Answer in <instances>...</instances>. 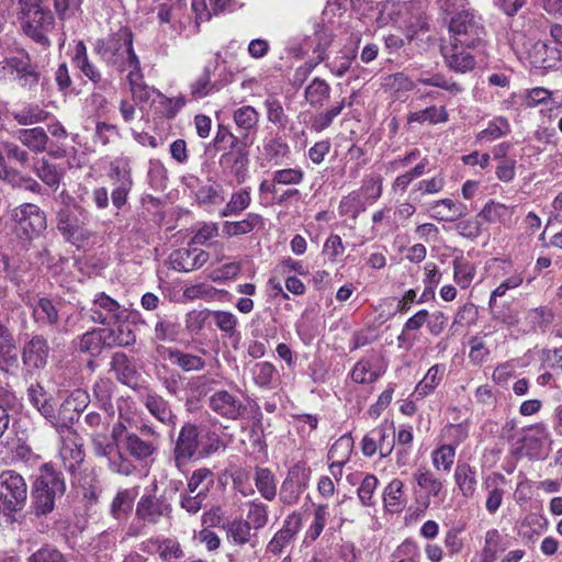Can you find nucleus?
<instances>
[{
	"label": "nucleus",
	"mask_w": 562,
	"mask_h": 562,
	"mask_svg": "<svg viewBox=\"0 0 562 562\" xmlns=\"http://www.w3.org/2000/svg\"><path fill=\"white\" fill-rule=\"evenodd\" d=\"M449 32L451 33V42L461 43L467 47H475L484 35L483 26L470 10H461L451 16Z\"/></svg>",
	"instance_id": "obj_4"
},
{
	"label": "nucleus",
	"mask_w": 562,
	"mask_h": 562,
	"mask_svg": "<svg viewBox=\"0 0 562 562\" xmlns=\"http://www.w3.org/2000/svg\"><path fill=\"white\" fill-rule=\"evenodd\" d=\"M247 524L255 529H261L268 524V506L259 501H250L247 504Z\"/></svg>",
	"instance_id": "obj_63"
},
{
	"label": "nucleus",
	"mask_w": 562,
	"mask_h": 562,
	"mask_svg": "<svg viewBox=\"0 0 562 562\" xmlns=\"http://www.w3.org/2000/svg\"><path fill=\"white\" fill-rule=\"evenodd\" d=\"M48 115V112L33 104H29L19 111L12 112L13 119L22 126L42 123L47 120Z\"/></svg>",
	"instance_id": "obj_59"
},
{
	"label": "nucleus",
	"mask_w": 562,
	"mask_h": 562,
	"mask_svg": "<svg viewBox=\"0 0 562 562\" xmlns=\"http://www.w3.org/2000/svg\"><path fill=\"white\" fill-rule=\"evenodd\" d=\"M34 173L48 187L57 188L63 178V173L55 164L46 158H37L33 165Z\"/></svg>",
	"instance_id": "obj_48"
},
{
	"label": "nucleus",
	"mask_w": 562,
	"mask_h": 562,
	"mask_svg": "<svg viewBox=\"0 0 562 562\" xmlns=\"http://www.w3.org/2000/svg\"><path fill=\"white\" fill-rule=\"evenodd\" d=\"M15 233L23 240L38 237L47 227L45 213L35 204L24 203L12 211Z\"/></svg>",
	"instance_id": "obj_3"
},
{
	"label": "nucleus",
	"mask_w": 562,
	"mask_h": 562,
	"mask_svg": "<svg viewBox=\"0 0 562 562\" xmlns=\"http://www.w3.org/2000/svg\"><path fill=\"white\" fill-rule=\"evenodd\" d=\"M54 26L55 18L48 9L34 12L22 21L23 32L34 42L45 47L50 45L47 34L54 30Z\"/></svg>",
	"instance_id": "obj_12"
},
{
	"label": "nucleus",
	"mask_w": 562,
	"mask_h": 562,
	"mask_svg": "<svg viewBox=\"0 0 562 562\" xmlns=\"http://www.w3.org/2000/svg\"><path fill=\"white\" fill-rule=\"evenodd\" d=\"M515 206H507L494 200H490L477 214L487 223H499L507 225L512 222Z\"/></svg>",
	"instance_id": "obj_36"
},
{
	"label": "nucleus",
	"mask_w": 562,
	"mask_h": 562,
	"mask_svg": "<svg viewBox=\"0 0 562 562\" xmlns=\"http://www.w3.org/2000/svg\"><path fill=\"white\" fill-rule=\"evenodd\" d=\"M470 48L461 43L453 42H450L449 46L443 47L442 55L449 69L460 74L474 69L475 58L469 52Z\"/></svg>",
	"instance_id": "obj_20"
},
{
	"label": "nucleus",
	"mask_w": 562,
	"mask_h": 562,
	"mask_svg": "<svg viewBox=\"0 0 562 562\" xmlns=\"http://www.w3.org/2000/svg\"><path fill=\"white\" fill-rule=\"evenodd\" d=\"M16 341L5 324H0V366L4 370L18 367Z\"/></svg>",
	"instance_id": "obj_29"
},
{
	"label": "nucleus",
	"mask_w": 562,
	"mask_h": 562,
	"mask_svg": "<svg viewBox=\"0 0 562 562\" xmlns=\"http://www.w3.org/2000/svg\"><path fill=\"white\" fill-rule=\"evenodd\" d=\"M214 485V473L207 468H200L192 472L188 477L187 492L195 493L196 495L207 496L210 490Z\"/></svg>",
	"instance_id": "obj_41"
},
{
	"label": "nucleus",
	"mask_w": 562,
	"mask_h": 562,
	"mask_svg": "<svg viewBox=\"0 0 562 562\" xmlns=\"http://www.w3.org/2000/svg\"><path fill=\"white\" fill-rule=\"evenodd\" d=\"M27 499V485L22 475L14 471L0 474V502L4 510H22Z\"/></svg>",
	"instance_id": "obj_5"
},
{
	"label": "nucleus",
	"mask_w": 562,
	"mask_h": 562,
	"mask_svg": "<svg viewBox=\"0 0 562 562\" xmlns=\"http://www.w3.org/2000/svg\"><path fill=\"white\" fill-rule=\"evenodd\" d=\"M111 371L114 372L115 378L122 384L130 387H136L138 384L139 374L135 366L131 362L124 352H114L111 362Z\"/></svg>",
	"instance_id": "obj_23"
},
{
	"label": "nucleus",
	"mask_w": 562,
	"mask_h": 562,
	"mask_svg": "<svg viewBox=\"0 0 562 562\" xmlns=\"http://www.w3.org/2000/svg\"><path fill=\"white\" fill-rule=\"evenodd\" d=\"M89 316L95 324L111 325L127 321L130 312L106 293L99 292L94 295L92 305L89 308Z\"/></svg>",
	"instance_id": "obj_7"
},
{
	"label": "nucleus",
	"mask_w": 562,
	"mask_h": 562,
	"mask_svg": "<svg viewBox=\"0 0 562 562\" xmlns=\"http://www.w3.org/2000/svg\"><path fill=\"white\" fill-rule=\"evenodd\" d=\"M138 492V486L119 490L110 504L111 517L116 521H126L132 514Z\"/></svg>",
	"instance_id": "obj_21"
},
{
	"label": "nucleus",
	"mask_w": 562,
	"mask_h": 562,
	"mask_svg": "<svg viewBox=\"0 0 562 562\" xmlns=\"http://www.w3.org/2000/svg\"><path fill=\"white\" fill-rule=\"evenodd\" d=\"M140 550L148 554H158L162 562H172L184 558V551L175 538H150L142 543Z\"/></svg>",
	"instance_id": "obj_17"
},
{
	"label": "nucleus",
	"mask_w": 562,
	"mask_h": 562,
	"mask_svg": "<svg viewBox=\"0 0 562 562\" xmlns=\"http://www.w3.org/2000/svg\"><path fill=\"white\" fill-rule=\"evenodd\" d=\"M34 487L40 488V491L46 488L53 494H65L66 483L60 472L45 463L40 468V475L34 483Z\"/></svg>",
	"instance_id": "obj_31"
},
{
	"label": "nucleus",
	"mask_w": 562,
	"mask_h": 562,
	"mask_svg": "<svg viewBox=\"0 0 562 562\" xmlns=\"http://www.w3.org/2000/svg\"><path fill=\"white\" fill-rule=\"evenodd\" d=\"M63 438H60L59 459L64 469L72 476L81 475L80 468L85 461V450L82 438L74 429H68L65 424L61 425Z\"/></svg>",
	"instance_id": "obj_6"
},
{
	"label": "nucleus",
	"mask_w": 562,
	"mask_h": 562,
	"mask_svg": "<svg viewBox=\"0 0 562 562\" xmlns=\"http://www.w3.org/2000/svg\"><path fill=\"white\" fill-rule=\"evenodd\" d=\"M395 442V429L393 424L386 422L371 429L361 441V451L366 457H372L376 452L381 458L389 457Z\"/></svg>",
	"instance_id": "obj_10"
},
{
	"label": "nucleus",
	"mask_w": 562,
	"mask_h": 562,
	"mask_svg": "<svg viewBox=\"0 0 562 562\" xmlns=\"http://www.w3.org/2000/svg\"><path fill=\"white\" fill-rule=\"evenodd\" d=\"M134 34L127 26H121L94 44V52L106 67L119 74L140 68V60L134 49Z\"/></svg>",
	"instance_id": "obj_1"
},
{
	"label": "nucleus",
	"mask_w": 562,
	"mask_h": 562,
	"mask_svg": "<svg viewBox=\"0 0 562 562\" xmlns=\"http://www.w3.org/2000/svg\"><path fill=\"white\" fill-rule=\"evenodd\" d=\"M126 80L133 98L139 102H148L153 94L161 95L157 89L148 87L145 83L142 67L135 71L127 72Z\"/></svg>",
	"instance_id": "obj_39"
},
{
	"label": "nucleus",
	"mask_w": 562,
	"mask_h": 562,
	"mask_svg": "<svg viewBox=\"0 0 562 562\" xmlns=\"http://www.w3.org/2000/svg\"><path fill=\"white\" fill-rule=\"evenodd\" d=\"M124 446L127 452L139 461L151 457L157 450V445L154 441L144 440L133 432L126 435Z\"/></svg>",
	"instance_id": "obj_43"
},
{
	"label": "nucleus",
	"mask_w": 562,
	"mask_h": 562,
	"mask_svg": "<svg viewBox=\"0 0 562 562\" xmlns=\"http://www.w3.org/2000/svg\"><path fill=\"white\" fill-rule=\"evenodd\" d=\"M212 144L216 151H223L220 158L221 166L236 168L235 171L238 173L248 164L247 137L235 136L227 126L218 125Z\"/></svg>",
	"instance_id": "obj_2"
},
{
	"label": "nucleus",
	"mask_w": 562,
	"mask_h": 562,
	"mask_svg": "<svg viewBox=\"0 0 562 562\" xmlns=\"http://www.w3.org/2000/svg\"><path fill=\"white\" fill-rule=\"evenodd\" d=\"M301 529V517L292 514L288 516L282 528L268 542L266 552L273 555L282 554L285 549L294 541L295 536Z\"/></svg>",
	"instance_id": "obj_18"
},
{
	"label": "nucleus",
	"mask_w": 562,
	"mask_h": 562,
	"mask_svg": "<svg viewBox=\"0 0 562 562\" xmlns=\"http://www.w3.org/2000/svg\"><path fill=\"white\" fill-rule=\"evenodd\" d=\"M109 178L113 184H133L132 169L127 158H117L110 162Z\"/></svg>",
	"instance_id": "obj_62"
},
{
	"label": "nucleus",
	"mask_w": 562,
	"mask_h": 562,
	"mask_svg": "<svg viewBox=\"0 0 562 562\" xmlns=\"http://www.w3.org/2000/svg\"><path fill=\"white\" fill-rule=\"evenodd\" d=\"M110 328H102L105 335V347H128L136 341V334L127 321L109 325Z\"/></svg>",
	"instance_id": "obj_26"
},
{
	"label": "nucleus",
	"mask_w": 562,
	"mask_h": 562,
	"mask_svg": "<svg viewBox=\"0 0 562 562\" xmlns=\"http://www.w3.org/2000/svg\"><path fill=\"white\" fill-rule=\"evenodd\" d=\"M172 505L165 495L143 494L135 509V516L147 525H157L162 518H170Z\"/></svg>",
	"instance_id": "obj_11"
},
{
	"label": "nucleus",
	"mask_w": 562,
	"mask_h": 562,
	"mask_svg": "<svg viewBox=\"0 0 562 562\" xmlns=\"http://www.w3.org/2000/svg\"><path fill=\"white\" fill-rule=\"evenodd\" d=\"M417 486L425 493V506L429 505L430 497H438L443 488V483L429 469L419 467L413 474Z\"/></svg>",
	"instance_id": "obj_30"
},
{
	"label": "nucleus",
	"mask_w": 562,
	"mask_h": 562,
	"mask_svg": "<svg viewBox=\"0 0 562 562\" xmlns=\"http://www.w3.org/2000/svg\"><path fill=\"white\" fill-rule=\"evenodd\" d=\"M187 10L184 0L159 3L156 8L158 22L160 25L168 24L173 32L180 33L186 27Z\"/></svg>",
	"instance_id": "obj_19"
},
{
	"label": "nucleus",
	"mask_w": 562,
	"mask_h": 562,
	"mask_svg": "<svg viewBox=\"0 0 562 562\" xmlns=\"http://www.w3.org/2000/svg\"><path fill=\"white\" fill-rule=\"evenodd\" d=\"M212 71L213 70L211 66H205L201 76L191 82L190 94L193 100L203 99L209 94L220 90L218 85L211 80Z\"/></svg>",
	"instance_id": "obj_50"
},
{
	"label": "nucleus",
	"mask_w": 562,
	"mask_h": 562,
	"mask_svg": "<svg viewBox=\"0 0 562 562\" xmlns=\"http://www.w3.org/2000/svg\"><path fill=\"white\" fill-rule=\"evenodd\" d=\"M352 439L348 435L341 436L330 447L328 451L329 470L331 475L339 481L342 476V468L348 460V456L351 451Z\"/></svg>",
	"instance_id": "obj_25"
},
{
	"label": "nucleus",
	"mask_w": 562,
	"mask_h": 562,
	"mask_svg": "<svg viewBox=\"0 0 562 562\" xmlns=\"http://www.w3.org/2000/svg\"><path fill=\"white\" fill-rule=\"evenodd\" d=\"M383 498L385 506L393 512L402 510L406 505L404 483L400 479L392 480L384 490Z\"/></svg>",
	"instance_id": "obj_51"
},
{
	"label": "nucleus",
	"mask_w": 562,
	"mask_h": 562,
	"mask_svg": "<svg viewBox=\"0 0 562 562\" xmlns=\"http://www.w3.org/2000/svg\"><path fill=\"white\" fill-rule=\"evenodd\" d=\"M310 471L297 465L293 467L280 488V499L285 505L295 504L307 486Z\"/></svg>",
	"instance_id": "obj_16"
},
{
	"label": "nucleus",
	"mask_w": 562,
	"mask_h": 562,
	"mask_svg": "<svg viewBox=\"0 0 562 562\" xmlns=\"http://www.w3.org/2000/svg\"><path fill=\"white\" fill-rule=\"evenodd\" d=\"M93 453L97 458L106 460L120 449L119 442L114 438H109L106 434L95 432L91 436Z\"/></svg>",
	"instance_id": "obj_61"
},
{
	"label": "nucleus",
	"mask_w": 562,
	"mask_h": 562,
	"mask_svg": "<svg viewBox=\"0 0 562 562\" xmlns=\"http://www.w3.org/2000/svg\"><path fill=\"white\" fill-rule=\"evenodd\" d=\"M453 477L461 494L467 498L473 497L477 486L475 468L465 462L458 463Z\"/></svg>",
	"instance_id": "obj_34"
},
{
	"label": "nucleus",
	"mask_w": 562,
	"mask_h": 562,
	"mask_svg": "<svg viewBox=\"0 0 562 562\" xmlns=\"http://www.w3.org/2000/svg\"><path fill=\"white\" fill-rule=\"evenodd\" d=\"M346 106V99H341L333 103L328 109L322 110L310 120V128L316 133H321L328 128L335 119L339 116Z\"/></svg>",
	"instance_id": "obj_40"
},
{
	"label": "nucleus",
	"mask_w": 562,
	"mask_h": 562,
	"mask_svg": "<svg viewBox=\"0 0 562 562\" xmlns=\"http://www.w3.org/2000/svg\"><path fill=\"white\" fill-rule=\"evenodd\" d=\"M229 0H193L192 10L196 14V19L205 22L213 15L223 12L228 4Z\"/></svg>",
	"instance_id": "obj_56"
},
{
	"label": "nucleus",
	"mask_w": 562,
	"mask_h": 562,
	"mask_svg": "<svg viewBox=\"0 0 562 562\" xmlns=\"http://www.w3.org/2000/svg\"><path fill=\"white\" fill-rule=\"evenodd\" d=\"M198 448L199 429L195 424L186 423L181 427L172 449V460L178 471L184 472L186 467L195 457Z\"/></svg>",
	"instance_id": "obj_8"
},
{
	"label": "nucleus",
	"mask_w": 562,
	"mask_h": 562,
	"mask_svg": "<svg viewBox=\"0 0 562 562\" xmlns=\"http://www.w3.org/2000/svg\"><path fill=\"white\" fill-rule=\"evenodd\" d=\"M32 316L41 326L57 328L60 322L59 311L48 297H41L33 307Z\"/></svg>",
	"instance_id": "obj_32"
},
{
	"label": "nucleus",
	"mask_w": 562,
	"mask_h": 562,
	"mask_svg": "<svg viewBox=\"0 0 562 562\" xmlns=\"http://www.w3.org/2000/svg\"><path fill=\"white\" fill-rule=\"evenodd\" d=\"M14 137L35 155L45 153L47 144L50 143L47 132L41 126L20 128L14 133Z\"/></svg>",
	"instance_id": "obj_24"
},
{
	"label": "nucleus",
	"mask_w": 562,
	"mask_h": 562,
	"mask_svg": "<svg viewBox=\"0 0 562 562\" xmlns=\"http://www.w3.org/2000/svg\"><path fill=\"white\" fill-rule=\"evenodd\" d=\"M446 367L443 364L430 367L424 379L416 385L414 394L420 398L430 394L441 382Z\"/></svg>",
	"instance_id": "obj_52"
},
{
	"label": "nucleus",
	"mask_w": 562,
	"mask_h": 562,
	"mask_svg": "<svg viewBox=\"0 0 562 562\" xmlns=\"http://www.w3.org/2000/svg\"><path fill=\"white\" fill-rule=\"evenodd\" d=\"M453 265V279L456 283L462 288L467 289L475 277V268L474 266L464 260L463 258H456L452 262Z\"/></svg>",
	"instance_id": "obj_64"
},
{
	"label": "nucleus",
	"mask_w": 562,
	"mask_h": 562,
	"mask_svg": "<svg viewBox=\"0 0 562 562\" xmlns=\"http://www.w3.org/2000/svg\"><path fill=\"white\" fill-rule=\"evenodd\" d=\"M144 405L148 412L165 425H175L177 416L170 408L168 401L155 392H148L144 396Z\"/></svg>",
	"instance_id": "obj_28"
},
{
	"label": "nucleus",
	"mask_w": 562,
	"mask_h": 562,
	"mask_svg": "<svg viewBox=\"0 0 562 562\" xmlns=\"http://www.w3.org/2000/svg\"><path fill=\"white\" fill-rule=\"evenodd\" d=\"M430 216L438 222H454L468 214V207L451 199H441L429 204Z\"/></svg>",
	"instance_id": "obj_22"
},
{
	"label": "nucleus",
	"mask_w": 562,
	"mask_h": 562,
	"mask_svg": "<svg viewBox=\"0 0 562 562\" xmlns=\"http://www.w3.org/2000/svg\"><path fill=\"white\" fill-rule=\"evenodd\" d=\"M181 334V325L173 318L160 317L155 324L154 337L157 341H177Z\"/></svg>",
	"instance_id": "obj_54"
},
{
	"label": "nucleus",
	"mask_w": 562,
	"mask_h": 562,
	"mask_svg": "<svg viewBox=\"0 0 562 562\" xmlns=\"http://www.w3.org/2000/svg\"><path fill=\"white\" fill-rule=\"evenodd\" d=\"M72 481L79 483L82 497L86 501L87 506H93L99 502L102 494V487L94 470H90L85 477L79 475L77 479H72Z\"/></svg>",
	"instance_id": "obj_42"
},
{
	"label": "nucleus",
	"mask_w": 562,
	"mask_h": 562,
	"mask_svg": "<svg viewBox=\"0 0 562 562\" xmlns=\"http://www.w3.org/2000/svg\"><path fill=\"white\" fill-rule=\"evenodd\" d=\"M383 373L384 370H382L378 362L369 358H363L355 364L351 371V379L360 384L373 383Z\"/></svg>",
	"instance_id": "obj_38"
},
{
	"label": "nucleus",
	"mask_w": 562,
	"mask_h": 562,
	"mask_svg": "<svg viewBox=\"0 0 562 562\" xmlns=\"http://www.w3.org/2000/svg\"><path fill=\"white\" fill-rule=\"evenodd\" d=\"M86 220L85 212L81 209L80 216L65 210L58 214L57 228L67 241L71 244L81 243L90 236L89 231L86 228Z\"/></svg>",
	"instance_id": "obj_15"
},
{
	"label": "nucleus",
	"mask_w": 562,
	"mask_h": 562,
	"mask_svg": "<svg viewBox=\"0 0 562 562\" xmlns=\"http://www.w3.org/2000/svg\"><path fill=\"white\" fill-rule=\"evenodd\" d=\"M105 335L102 328H94L82 334L76 341V349L80 352L97 357L105 347Z\"/></svg>",
	"instance_id": "obj_37"
},
{
	"label": "nucleus",
	"mask_w": 562,
	"mask_h": 562,
	"mask_svg": "<svg viewBox=\"0 0 562 562\" xmlns=\"http://www.w3.org/2000/svg\"><path fill=\"white\" fill-rule=\"evenodd\" d=\"M251 372L254 381L259 387L272 389L278 383V372L276 367L268 361L256 363L252 367Z\"/></svg>",
	"instance_id": "obj_53"
},
{
	"label": "nucleus",
	"mask_w": 562,
	"mask_h": 562,
	"mask_svg": "<svg viewBox=\"0 0 562 562\" xmlns=\"http://www.w3.org/2000/svg\"><path fill=\"white\" fill-rule=\"evenodd\" d=\"M169 360L186 372L204 369L205 361L195 355L183 352L179 349H167Z\"/></svg>",
	"instance_id": "obj_49"
},
{
	"label": "nucleus",
	"mask_w": 562,
	"mask_h": 562,
	"mask_svg": "<svg viewBox=\"0 0 562 562\" xmlns=\"http://www.w3.org/2000/svg\"><path fill=\"white\" fill-rule=\"evenodd\" d=\"M506 546L503 541V536L498 529H488L484 538V547L481 553L482 562H494L497 558V553L505 551Z\"/></svg>",
	"instance_id": "obj_47"
},
{
	"label": "nucleus",
	"mask_w": 562,
	"mask_h": 562,
	"mask_svg": "<svg viewBox=\"0 0 562 562\" xmlns=\"http://www.w3.org/2000/svg\"><path fill=\"white\" fill-rule=\"evenodd\" d=\"M228 541L236 546H244L251 540V527L246 520L236 518L223 525Z\"/></svg>",
	"instance_id": "obj_44"
},
{
	"label": "nucleus",
	"mask_w": 562,
	"mask_h": 562,
	"mask_svg": "<svg viewBox=\"0 0 562 562\" xmlns=\"http://www.w3.org/2000/svg\"><path fill=\"white\" fill-rule=\"evenodd\" d=\"M50 348L43 335H33L22 348V362L27 371L42 370L48 362Z\"/></svg>",
	"instance_id": "obj_14"
},
{
	"label": "nucleus",
	"mask_w": 562,
	"mask_h": 562,
	"mask_svg": "<svg viewBox=\"0 0 562 562\" xmlns=\"http://www.w3.org/2000/svg\"><path fill=\"white\" fill-rule=\"evenodd\" d=\"M493 321L507 327L516 326L519 323V314L508 303L498 304L497 300L488 305Z\"/></svg>",
	"instance_id": "obj_60"
},
{
	"label": "nucleus",
	"mask_w": 562,
	"mask_h": 562,
	"mask_svg": "<svg viewBox=\"0 0 562 562\" xmlns=\"http://www.w3.org/2000/svg\"><path fill=\"white\" fill-rule=\"evenodd\" d=\"M115 385L110 379L101 378L93 384L92 394L100 408L110 415L114 414L112 396Z\"/></svg>",
	"instance_id": "obj_45"
},
{
	"label": "nucleus",
	"mask_w": 562,
	"mask_h": 562,
	"mask_svg": "<svg viewBox=\"0 0 562 562\" xmlns=\"http://www.w3.org/2000/svg\"><path fill=\"white\" fill-rule=\"evenodd\" d=\"M209 407L222 418L237 420L246 414L247 406L235 394L220 390L209 397Z\"/></svg>",
	"instance_id": "obj_13"
},
{
	"label": "nucleus",
	"mask_w": 562,
	"mask_h": 562,
	"mask_svg": "<svg viewBox=\"0 0 562 562\" xmlns=\"http://www.w3.org/2000/svg\"><path fill=\"white\" fill-rule=\"evenodd\" d=\"M549 440L548 427L543 423H538L527 429L512 452L517 458L540 459L543 457V447Z\"/></svg>",
	"instance_id": "obj_9"
},
{
	"label": "nucleus",
	"mask_w": 562,
	"mask_h": 562,
	"mask_svg": "<svg viewBox=\"0 0 562 562\" xmlns=\"http://www.w3.org/2000/svg\"><path fill=\"white\" fill-rule=\"evenodd\" d=\"M331 88L329 83L319 78H314L304 90L305 101L314 109L323 108L330 98Z\"/></svg>",
	"instance_id": "obj_35"
},
{
	"label": "nucleus",
	"mask_w": 562,
	"mask_h": 562,
	"mask_svg": "<svg viewBox=\"0 0 562 562\" xmlns=\"http://www.w3.org/2000/svg\"><path fill=\"white\" fill-rule=\"evenodd\" d=\"M255 485L260 495L266 501L274 499L277 495V484L274 474L268 468H255L254 475Z\"/></svg>",
	"instance_id": "obj_46"
},
{
	"label": "nucleus",
	"mask_w": 562,
	"mask_h": 562,
	"mask_svg": "<svg viewBox=\"0 0 562 562\" xmlns=\"http://www.w3.org/2000/svg\"><path fill=\"white\" fill-rule=\"evenodd\" d=\"M407 121L409 123H425L438 124L448 121V112L445 106L431 105L424 110L412 112L408 114Z\"/></svg>",
	"instance_id": "obj_57"
},
{
	"label": "nucleus",
	"mask_w": 562,
	"mask_h": 562,
	"mask_svg": "<svg viewBox=\"0 0 562 562\" xmlns=\"http://www.w3.org/2000/svg\"><path fill=\"white\" fill-rule=\"evenodd\" d=\"M263 225V217L260 214L250 212L240 221H225L222 232L226 237L231 238L247 235L255 229L262 228Z\"/></svg>",
	"instance_id": "obj_27"
},
{
	"label": "nucleus",
	"mask_w": 562,
	"mask_h": 562,
	"mask_svg": "<svg viewBox=\"0 0 562 562\" xmlns=\"http://www.w3.org/2000/svg\"><path fill=\"white\" fill-rule=\"evenodd\" d=\"M72 63L93 83L100 85L104 82L100 69L89 60L87 47L81 41L76 45Z\"/></svg>",
	"instance_id": "obj_33"
},
{
	"label": "nucleus",
	"mask_w": 562,
	"mask_h": 562,
	"mask_svg": "<svg viewBox=\"0 0 562 562\" xmlns=\"http://www.w3.org/2000/svg\"><path fill=\"white\" fill-rule=\"evenodd\" d=\"M251 203L250 189L244 188L231 195L229 201L226 203L224 209L221 211V215L224 217L237 216Z\"/></svg>",
	"instance_id": "obj_55"
},
{
	"label": "nucleus",
	"mask_w": 562,
	"mask_h": 562,
	"mask_svg": "<svg viewBox=\"0 0 562 562\" xmlns=\"http://www.w3.org/2000/svg\"><path fill=\"white\" fill-rule=\"evenodd\" d=\"M533 52L537 58L536 61L540 63L543 68H553L562 60V52L546 42H537Z\"/></svg>",
	"instance_id": "obj_58"
}]
</instances>
